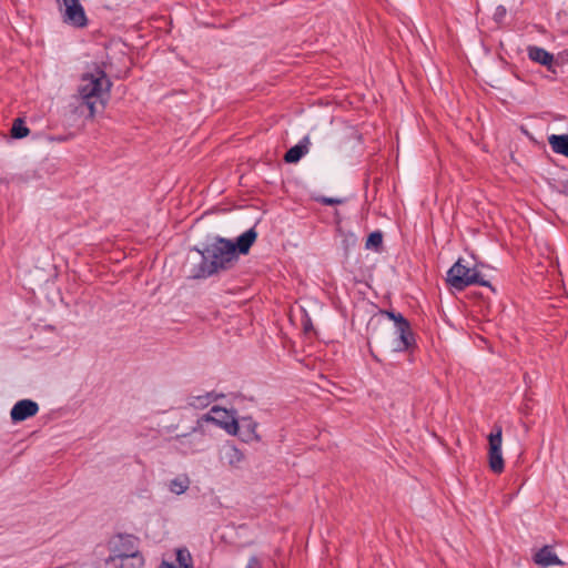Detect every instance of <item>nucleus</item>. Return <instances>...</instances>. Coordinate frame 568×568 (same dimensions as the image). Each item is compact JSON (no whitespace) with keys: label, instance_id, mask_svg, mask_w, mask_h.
I'll return each instance as SVG.
<instances>
[{"label":"nucleus","instance_id":"6","mask_svg":"<svg viewBox=\"0 0 568 568\" xmlns=\"http://www.w3.org/2000/svg\"><path fill=\"white\" fill-rule=\"evenodd\" d=\"M203 420L213 423L231 436L237 435L239 419L232 409L221 406H213L204 416Z\"/></svg>","mask_w":568,"mask_h":568},{"label":"nucleus","instance_id":"3","mask_svg":"<svg viewBox=\"0 0 568 568\" xmlns=\"http://www.w3.org/2000/svg\"><path fill=\"white\" fill-rule=\"evenodd\" d=\"M110 87L111 82L104 71L98 68L82 75L78 93L88 105L92 116L97 112V103H103V97L108 94Z\"/></svg>","mask_w":568,"mask_h":568},{"label":"nucleus","instance_id":"15","mask_svg":"<svg viewBox=\"0 0 568 568\" xmlns=\"http://www.w3.org/2000/svg\"><path fill=\"white\" fill-rule=\"evenodd\" d=\"M256 232L253 229L247 230L242 235H240L236 240L235 252L239 254H246L250 251V247L256 240Z\"/></svg>","mask_w":568,"mask_h":568},{"label":"nucleus","instance_id":"11","mask_svg":"<svg viewBox=\"0 0 568 568\" xmlns=\"http://www.w3.org/2000/svg\"><path fill=\"white\" fill-rule=\"evenodd\" d=\"M534 561L536 565L542 567L549 566H564V561L558 558L556 552L550 546H544L534 555Z\"/></svg>","mask_w":568,"mask_h":568},{"label":"nucleus","instance_id":"16","mask_svg":"<svg viewBox=\"0 0 568 568\" xmlns=\"http://www.w3.org/2000/svg\"><path fill=\"white\" fill-rule=\"evenodd\" d=\"M222 460L224 464L236 468L244 459L243 453L235 446H227L222 450Z\"/></svg>","mask_w":568,"mask_h":568},{"label":"nucleus","instance_id":"23","mask_svg":"<svg viewBox=\"0 0 568 568\" xmlns=\"http://www.w3.org/2000/svg\"><path fill=\"white\" fill-rule=\"evenodd\" d=\"M559 191H560L562 194L568 195V180L562 181V182L560 183V189H559Z\"/></svg>","mask_w":568,"mask_h":568},{"label":"nucleus","instance_id":"14","mask_svg":"<svg viewBox=\"0 0 568 568\" xmlns=\"http://www.w3.org/2000/svg\"><path fill=\"white\" fill-rule=\"evenodd\" d=\"M527 52L529 59L532 60L534 62L545 65L548 69L551 68L554 62V55L546 51L545 49L531 45L528 47Z\"/></svg>","mask_w":568,"mask_h":568},{"label":"nucleus","instance_id":"20","mask_svg":"<svg viewBox=\"0 0 568 568\" xmlns=\"http://www.w3.org/2000/svg\"><path fill=\"white\" fill-rule=\"evenodd\" d=\"M383 243V235L381 232H373L369 234L366 241L367 250H378Z\"/></svg>","mask_w":568,"mask_h":568},{"label":"nucleus","instance_id":"24","mask_svg":"<svg viewBox=\"0 0 568 568\" xmlns=\"http://www.w3.org/2000/svg\"><path fill=\"white\" fill-rule=\"evenodd\" d=\"M159 568H176L172 562L162 561Z\"/></svg>","mask_w":568,"mask_h":568},{"label":"nucleus","instance_id":"2","mask_svg":"<svg viewBox=\"0 0 568 568\" xmlns=\"http://www.w3.org/2000/svg\"><path fill=\"white\" fill-rule=\"evenodd\" d=\"M109 568H142L144 557L139 550L138 539L131 535H116L108 541Z\"/></svg>","mask_w":568,"mask_h":568},{"label":"nucleus","instance_id":"12","mask_svg":"<svg viewBox=\"0 0 568 568\" xmlns=\"http://www.w3.org/2000/svg\"><path fill=\"white\" fill-rule=\"evenodd\" d=\"M191 487V478L187 475H178L166 483L168 490L175 496L185 494Z\"/></svg>","mask_w":568,"mask_h":568},{"label":"nucleus","instance_id":"17","mask_svg":"<svg viewBox=\"0 0 568 568\" xmlns=\"http://www.w3.org/2000/svg\"><path fill=\"white\" fill-rule=\"evenodd\" d=\"M552 151L568 158V134H552L548 138Z\"/></svg>","mask_w":568,"mask_h":568},{"label":"nucleus","instance_id":"25","mask_svg":"<svg viewBox=\"0 0 568 568\" xmlns=\"http://www.w3.org/2000/svg\"><path fill=\"white\" fill-rule=\"evenodd\" d=\"M565 54L568 57V50L565 52Z\"/></svg>","mask_w":568,"mask_h":568},{"label":"nucleus","instance_id":"8","mask_svg":"<svg viewBox=\"0 0 568 568\" xmlns=\"http://www.w3.org/2000/svg\"><path fill=\"white\" fill-rule=\"evenodd\" d=\"M396 324V333L398 334V341L394 345V349L402 352L407 349L412 344V333L409 329L408 322L400 315L392 312L386 313Z\"/></svg>","mask_w":568,"mask_h":568},{"label":"nucleus","instance_id":"19","mask_svg":"<svg viewBox=\"0 0 568 568\" xmlns=\"http://www.w3.org/2000/svg\"><path fill=\"white\" fill-rule=\"evenodd\" d=\"M29 129L26 126L24 122L21 119L14 120L11 128V135L14 139L26 138L29 134Z\"/></svg>","mask_w":568,"mask_h":568},{"label":"nucleus","instance_id":"13","mask_svg":"<svg viewBox=\"0 0 568 568\" xmlns=\"http://www.w3.org/2000/svg\"><path fill=\"white\" fill-rule=\"evenodd\" d=\"M310 138L305 136L298 144L292 146L285 154L284 160L287 163H296L304 156L310 149Z\"/></svg>","mask_w":568,"mask_h":568},{"label":"nucleus","instance_id":"7","mask_svg":"<svg viewBox=\"0 0 568 568\" xmlns=\"http://www.w3.org/2000/svg\"><path fill=\"white\" fill-rule=\"evenodd\" d=\"M57 4L64 23L74 28H84L88 24L80 0H57Z\"/></svg>","mask_w":568,"mask_h":568},{"label":"nucleus","instance_id":"21","mask_svg":"<svg viewBox=\"0 0 568 568\" xmlns=\"http://www.w3.org/2000/svg\"><path fill=\"white\" fill-rule=\"evenodd\" d=\"M246 568H262L260 560L256 557H252L248 560Z\"/></svg>","mask_w":568,"mask_h":568},{"label":"nucleus","instance_id":"1","mask_svg":"<svg viewBox=\"0 0 568 568\" xmlns=\"http://www.w3.org/2000/svg\"><path fill=\"white\" fill-rule=\"evenodd\" d=\"M237 261V253L233 242L216 239L204 251L193 248L187 256L189 264L193 265V277H206L219 271L231 267Z\"/></svg>","mask_w":568,"mask_h":568},{"label":"nucleus","instance_id":"5","mask_svg":"<svg viewBox=\"0 0 568 568\" xmlns=\"http://www.w3.org/2000/svg\"><path fill=\"white\" fill-rule=\"evenodd\" d=\"M487 460L489 469L495 474H501L505 469V460L503 457V428L494 425L491 432L487 436Z\"/></svg>","mask_w":568,"mask_h":568},{"label":"nucleus","instance_id":"4","mask_svg":"<svg viewBox=\"0 0 568 568\" xmlns=\"http://www.w3.org/2000/svg\"><path fill=\"white\" fill-rule=\"evenodd\" d=\"M447 283L458 290L462 291L465 287L479 284L483 286H490V284L484 280L480 271L477 266H469L464 263L462 258H459L447 272Z\"/></svg>","mask_w":568,"mask_h":568},{"label":"nucleus","instance_id":"22","mask_svg":"<svg viewBox=\"0 0 568 568\" xmlns=\"http://www.w3.org/2000/svg\"><path fill=\"white\" fill-rule=\"evenodd\" d=\"M321 201H322V203L327 204V205H333V204L342 203V200L333 199V197H323Z\"/></svg>","mask_w":568,"mask_h":568},{"label":"nucleus","instance_id":"10","mask_svg":"<svg viewBox=\"0 0 568 568\" xmlns=\"http://www.w3.org/2000/svg\"><path fill=\"white\" fill-rule=\"evenodd\" d=\"M258 424L252 417H242L239 419V432L240 439L244 443H256L261 440L257 433Z\"/></svg>","mask_w":568,"mask_h":568},{"label":"nucleus","instance_id":"9","mask_svg":"<svg viewBox=\"0 0 568 568\" xmlns=\"http://www.w3.org/2000/svg\"><path fill=\"white\" fill-rule=\"evenodd\" d=\"M39 412V405L31 399L17 402L10 410V417L14 423L26 420Z\"/></svg>","mask_w":568,"mask_h":568},{"label":"nucleus","instance_id":"18","mask_svg":"<svg viewBox=\"0 0 568 568\" xmlns=\"http://www.w3.org/2000/svg\"><path fill=\"white\" fill-rule=\"evenodd\" d=\"M176 562L180 568H194L192 555L186 548L176 549Z\"/></svg>","mask_w":568,"mask_h":568}]
</instances>
